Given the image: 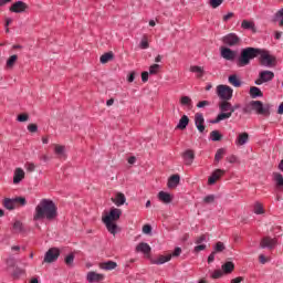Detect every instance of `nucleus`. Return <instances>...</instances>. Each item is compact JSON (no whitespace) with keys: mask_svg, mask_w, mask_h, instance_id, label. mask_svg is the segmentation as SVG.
Masks as SVG:
<instances>
[{"mask_svg":"<svg viewBox=\"0 0 283 283\" xmlns=\"http://www.w3.org/2000/svg\"><path fill=\"white\" fill-rule=\"evenodd\" d=\"M54 220L56 218V205L52 200L42 199L35 207L33 220Z\"/></svg>","mask_w":283,"mask_h":283,"instance_id":"f257e3e1","label":"nucleus"},{"mask_svg":"<svg viewBox=\"0 0 283 283\" xmlns=\"http://www.w3.org/2000/svg\"><path fill=\"white\" fill-rule=\"evenodd\" d=\"M123 211L120 209L112 208L109 213L102 217V222L105 224L108 233H112V235L118 233V224H116V222L117 220H120Z\"/></svg>","mask_w":283,"mask_h":283,"instance_id":"f03ea898","label":"nucleus"},{"mask_svg":"<svg viewBox=\"0 0 283 283\" xmlns=\"http://www.w3.org/2000/svg\"><path fill=\"white\" fill-rule=\"evenodd\" d=\"M258 56H260V49L251 46L243 49L238 59L239 67H247V65H249L253 59H258Z\"/></svg>","mask_w":283,"mask_h":283,"instance_id":"7ed1b4c3","label":"nucleus"},{"mask_svg":"<svg viewBox=\"0 0 283 283\" xmlns=\"http://www.w3.org/2000/svg\"><path fill=\"white\" fill-rule=\"evenodd\" d=\"M258 57L260 65L263 67H275V65H277V59L275 55H271V53L266 50L260 49Z\"/></svg>","mask_w":283,"mask_h":283,"instance_id":"20e7f679","label":"nucleus"},{"mask_svg":"<svg viewBox=\"0 0 283 283\" xmlns=\"http://www.w3.org/2000/svg\"><path fill=\"white\" fill-rule=\"evenodd\" d=\"M250 107L261 116L271 115V104H263L260 101H252L250 102Z\"/></svg>","mask_w":283,"mask_h":283,"instance_id":"39448f33","label":"nucleus"},{"mask_svg":"<svg viewBox=\"0 0 283 283\" xmlns=\"http://www.w3.org/2000/svg\"><path fill=\"white\" fill-rule=\"evenodd\" d=\"M28 205V201L23 197H17L14 199L7 198L3 201V206L9 211H12V209H17V207H25Z\"/></svg>","mask_w":283,"mask_h":283,"instance_id":"423d86ee","label":"nucleus"},{"mask_svg":"<svg viewBox=\"0 0 283 283\" xmlns=\"http://www.w3.org/2000/svg\"><path fill=\"white\" fill-rule=\"evenodd\" d=\"M217 95L221 101H231V98H233V88L223 84L218 85Z\"/></svg>","mask_w":283,"mask_h":283,"instance_id":"0eeeda50","label":"nucleus"},{"mask_svg":"<svg viewBox=\"0 0 283 283\" xmlns=\"http://www.w3.org/2000/svg\"><path fill=\"white\" fill-rule=\"evenodd\" d=\"M61 255V250L59 248H51L44 255L43 262L46 264H52V262H56L59 256Z\"/></svg>","mask_w":283,"mask_h":283,"instance_id":"6e6552de","label":"nucleus"},{"mask_svg":"<svg viewBox=\"0 0 283 283\" xmlns=\"http://www.w3.org/2000/svg\"><path fill=\"white\" fill-rule=\"evenodd\" d=\"M273 78H275V73L272 71H261L259 73V78L255 80L254 83L255 85H263V83H270Z\"/></svg>","mask_w":283,"mask_h":283,"instance_id":"1a4fd4ad","label":"nucleus"},{"mask_svg":"<svg viewBox=\"0 0 283 283\" xmlns=\"http://www.w3.org/2000/svg\"><path fill=\"white\" fill-rule=\"evenodd\" d=\"M222 42L224 45L233 48L235 45H240V38L235 33H230L222 38Z\"/></svg>","mask_w":283,"mask_h":283,"instance_id":"9d476101","label":"nucleus"},{"mask_svg":"<svg viewBox=\"0 0 283 283\" xmlns=\"http://www.w3.org/2000/svg\"><path fill=\"white\" fill-rule=\"evenodd\" d=\"M277 245V239L271 238V237H264L261 242L260 247L261 249H270L273 250Z\"/></svg>","mask_w":283,"mask_h":283,"instance_id":"9b49d317","label":"nucleus"},{"mask_svg":"<svg viewBox=\"0 0 283 283\" xmlns=\"http://www.w3.org/2000/svg\"><path fill=\"white\" fill-rule=\"evenodd\" d=\"M195 125L198 129V132H200V134H202L206 129L205 127V116L200 113H197L195 115Z\"/></svg>","mask_w":283,"mask_h":283,"instance_id":"f8f14e48","label":"nucleus"},{"mask_svg":"<svg viewBox=\"0 0 283 283\" xmlns=\"http://www.w3.org/2000/svg\"><path fill=\"white\" fill-rule=\"evenodd\" d=\"M28 8V4L23 1H17L10 7V12H15L17 14L21 12H25V9Z\"/></svg>","mask_w":283,"mask_h":283,"instance_id":"ddd939ff","label":"nucleus"},{"mask_svg":"<svg viewBox=\"0 0 283 283\" xmlns=\"http://www.w3.org/2000/svg\"><path fill=\"white\" fill-rule=\"evenodd\" d=\"M224 176V170L222 169H217L212 172V175L208 178V185H216L220 178Z\"/></svg>","mask_w":283,"mask_h":283,"instance_id":"4468645a","label":"nucleus"},{"mask_svg":"<svg viewBox=\"0 0 283 283\" xmlns=\"http://www.w3.org/2000/svg\"><path fill=\"white\" fill-rule=\"evenodd\" d=\"M135 251L137 253H144V255H149V253H151V247L149 243L140 242L136 245Z\"/></svg>","mask_w":283,"mask_h":283,"instance_id":"2eb2a0df","label":"nucleus"},{"mask_svg":"<svg viewBox=\"0 0 283 283\" xmlns=\"http://www.w3.org/2000/svg\"><path fill=\"white\" fill-rule=\"evenodd\" d=\"M182 158L185 160V165L189 167L193 165V160L196 159V154L193 153V150L188 149L182 154Z\"/></svg>","mask_w":283,"mask_h":283,"instance_id":"dca6fc26","label":"nucleus"},{"mask_svg":"<svg viewBox=\"0 0 283 283\" xmlns=\"http://www.w3.org/2000/svg\"><path fill=\"white\" fill-rule=\"evenodd\" d=\"M87 282L94 283V282H103L105 280V274H99L96 272H88L86 276Z\"/></svg>","mask_w":283,"mask_h":283,"instance_id":"f3484780","label":"nucleus"},{"mask_svg":"<svg viewBox=\"0 0 283 283\" xmlns=\"http://www.w3.org/2000/svg\"><path fill=\"white\" fill-rule=\"evenodd\" d=\"M221 56L226 59V61H233L235 59V53L229 48H221Z\"/></svg>","mask_w":283,"mask_h":283,"instance_id":"a211bd4d","label":"nucleus"},{"mask_svg":"<svg viewBox=\"0 0 283 283\" xmlns=\"http://www.w3.org/2000/svg\"><path fill=\"white\" fill-rule=\"evenodd\" d=\"M112 201L114 202V205H116V207H123V205L127 202V198L125 197V193L117 192L115 198H112Z\"/></svg>","mask_w":283,"mask_h":283,"instance_id":"6ab92c4d","label":"nucleus"},{"mask_svg":"<svg viewBox=\"0 0 283 283\" xmlns=\"http://www.w3.org/2000/svg\"><path fill=\"white\" fill-rule=\"evenodd\" d=\"M23 178H25V171L21 168H17L13 176V184L19 185Z\"/></svg>","mask_w":283,"mask_h":283,"instance_id":"aec40b11","label":"nucleus"},{"mask_svg":"<svg viewBox=\"0 0 283 283\" xmlns=\"http://www.w3.org/2000/svg\"><path fill=\"white\" fill-rule=\"evenodd\" d=\"M116 266H118V263H116L114 261H107V262L99 263V269H102L103 271H114V269H116Z\"/></svg>","mask_w":283,"mask_h":283,"instance_id":"412c9836","label":"nucleus"},{"mask_svg":"<svg viewBox=\"0 0 283 283\" xmlns=\"http://www.w3.org/2000/svg\"><path fill=\"white\" fill-rule=\"evenodd\" d=\"M158 198L160 202H164V205H169L172 200L171 195L165 191H159Z\"/></svg>","mask_w":283,"mask_h":283,"instance_id":"4be33fe9","label":"nucleus"},{"mask_svg":"<svg viewBox=\"0 0 283 283\" xmlns=\"http://www.w3.org/2000/svg\"><path fill=\"white\" fill-rule=\"evenodd\" d=\"M179 184H180V175H172L168 179L169 189H175V187H178Z\"/></svg>","mask_w":283,"mask_h":283,"instance_id":"5701e85b","label":"nucleus"},{"mask_svg":"<svg viewBox=\"0 0 283 283\" xmlns=\"http://www.w3.org/2000/svg\"><path fill=\"white\" fill-rule=\"evenodd\" d=\"M247 143H249V133H241L239 134L237 140H235V145H247Z\"/></svg>","mask_w":283,"mask_h":283,"instance_id":"b1692460","label":"nucleus"},{"mask_svg":"<svg viewBox=\"0 0 283 283\" xmlns=\"http://www.w3.org/2000/svg\"><path fill=\"white\" fill-rule=\"evenodd\" d=\"M171 260V254L159 255L153 261V264H165Z\"/></svg>","mask_w":283,"mask_h":283,"instance_id":"393cba45","label":"nucleus"},{"mask_svg":"<svg viewBox=\"0 0 283 283\" xmlns=\"http://www.w3.org/2000/svg\"><path fill=\"white\" fill-rule=\"evenodd\" d=\"M187 125H189V117L184 115L177 125V129H187Z\"/></svg>","mask_w":283,"mask_h":283,"instance_id":"a878e982","label":"nucleus"},{"mask_svg":"<svg viewBox=\"0 0 283 283\" xmlns=\"http://www.w3.org/2000/svg\"><path fill=\"white\" fill-rule=\"evenodd\" d=\"M223 273H233V270L235 269V264L233 262L228 261L221 266Z\"/></svg>","mask_w":283,"mask_h":283,"instance_id":"bb28decb","label":"nucleus"},{"mask_svg":"<svg viewBox=\"0 0 283 283\" xmlns=\"http://www.w3.org/2000/svg\"><path fill=\"white\" fill-rule=\"evenodd\" d=\"M250 96L252 98H258V97H262V91L258 87V86H252L250 87Z\"/></svg>","mask_w":283,"mask_h":283,"instance_id":"cd10ccee","label":"nucleus"},{"mask_svg":"<svg viewBox=\"0 0 283 283\" xmlns=\"http://www.w3.org/2000/svg\"><path fill=\"white\" fill-rule=\"evenodd\" d=\"M219 108L223 113H229V112H231V103L229 101H222L219 104Z\"/></svg>","mask_w":283,"mask_h":283,"instance_id":"c85d7f7f","label":"nucleus"},{"mask_svg":"<svg viewBox=\"0 0 283 283\" xmlns=\"http://www.w3.org/2000/svg\"><path fill=\"white\" fill-rule=\"evenodd\" d=\"M54 151L56 154L57 157L60 158H64L65 157V146H61V145H54Z\"/></svg>","mask_w":283,"mask_h":283,"instance_id":"c756f323","label":"nucleus"},{"mask_svg":"<svg viewBox=\"0 0 283 283\" xmlns=\"http://www.w3.org/2000/svg\"><path fill=\"white\" fill-rule=\"evenodd\" d=\"M228 81L230 85H233V87H240V85H242V82H240V78H238V75H230Z\"/></svg>","mask_w":283,"mask_h":283,"instance_id":"7c9ffc66","label":"nucleus"},{"mask_svg":"<svg viewBox=\"0 0 283 283\" xmlns=\"http://www.w3.org/2000/svg\"><path fill=\"white\" fill-rule=\"evenodd\" d=\"M190 72L197 74L198 78H202L205 74V69H202L201 66H190Z\"/></svg>","mask_w":283,"mask_h":283,"instance_id":"2f4dec72","label":"nucleus"},{"mask_svg":"<svg viewBox=\"0 0 283 283\" xmlns=\"http://www.w3.org/2000/svg\"><path fill=\"white\" fill-rule=\"evenodd\" d=\"M113 59H114V53L108 52V53L103 54L99 57V61H101V63L105 64V63H109V61H112Z\"/></svg>","mask_w":283,"mask_h":283,"instance_id":"473e14b6","label":"nucleus"},{"mask_svg":"<svg viewBox=\"0 0 283 283\" xmlns=\"http://www.w3.org/2000/svg\"><path fill=\"white\" fill-rule=\"evenodd\" d=\"M241 28H243V30H255V23L248 20H243L241 23Z\"/></svg>","mask_w":283,"mask_h":283,"instance_id":"72a5a7b5","label":"nucleus"},{"mask_svg":"<svg viewBox=\"0 0 283 283\" xmlns=\"http://www.w3.org/2000/svg\"><path fill=\"white\" fill-rule=\"evenodd\" d=\"M227 118H231V113L221 112L213 123H220L221 120H227Z\"/></svg>","mask_w":283,"mask_h":283,"instance_id":"f704fd0d","label":"nucleus"},{"mask_svg":"<svg viewBox=\"0 0 283 283\" xmlns=\"http://www.w3.org/2000/svg\"><path fill=\"white\" fill-rule=\"evenodd\" d=\"M224 154H227V150L224 148H219L214 155L216 163H220V159L224 158Z\"/></svg>","mask_w":283,"mask_h":283,"instance_id":"c9c22d12","label":"nucleus"},{"mask_svg":"<svg viewBox=\"0 0 283 283\" xmlns=\"http://www.w3.org/2000/svg\"><path fill=\"white\" fill-rule=\"evenodd\" d=\"M210 138L211 140H213L214 143H218V140H222V134H220V132L218 130H212L210 133Z\"/></svg>","mask_w":283,"mask_h":283,"instance_id":"e433bc0d","label":"nucleus"},{"mask_svg":"<svg viewBox=\"0 0 283 283\" xmlns=\"http://www.w3.org/2000/svg\"><path fill=\"white\" fill-rule=\"evenodd\" d=\"M19 56L17 55H11L8 60H7V67L8 69H12L14 67V63H17Z\"/></svg>","mask_w":283,"mask_h":283,"instance_id":"4c0bfd02","label":"nucleus"},{"mask_svg":"<svg viewBox=\"0 0 283 283\" xmlns=\"http://www.w3.org/2000/svg\"><path fill=\"white\" fill-rule=\"evenodd\" d=\"M180 104L186 105L187 107H189V109H191V105H192L191 97L182 96L181 99H180Z\"/></svg>","mask_w":283,"mask_h":283,"instance_id":"58836bf2","label":"nucleus"},{"mask_svg":"<svg viewBox=\"0 0 283 283\" xmlns=\"http://www.w3.org/2000/svg\"><path fill=\"white\" fill-rule=\"evenodd\" d=\"M274 180H275V182H276L277 189H282V185H283V177H282V174H275V175H274Z\"/></svg>","mask_w":283,"mask_h":283,"instance_id":"ea45409f","label":"nucleus"},{"mask_svg":"<svg viewBox=\"0 0 283 283\" xmlns=\"http://www.w3.org/2000/svg\"><path fill=\"white\" fill-rule=\"evenodd\" d=\"M226 247L224 243H222L221 241H218L214 245V253H222V251H224Z\"/></svg>","mask_w":283,"mask_h":283,"instance_id":"a19ab883","label":"nucleus"},{"mask_svg":"<svg viewBox=\"0 0 283 283\" xmlns=\"http://www.w3.org/2000/svg\"><path fill=\"white\" fill-rule=\"evenodd\" d=\"M254 213H256L258 216L264 213V208L262 207V203L256 202L254 205Z\"/></svg>","mask_w":283,"mask_h":283,"instance_id":"79ce46f5","label":"nucleus"},{"mask_svg":"<svg viewBox=\"0 0 283 283\" xmlns=\"http://www.w3.org/2000/svg\"><path fill=\"white\" fill-rule=\"evenodd\" d=\"M13 229L14 231H17L18 233H21V231H23V223H21V221H15L13 223Z\"/></svg>","mask_w":283,"mask_h":283,"instance_id":"37998d69","label":"nucleus"},{"mask_svg":"<svg viewBox=\"0 0 283 283\" xmlns=\"http://www.w3.org/2000/svg\"><path fill=\"white\" fill-rule=\"evenodd\" d=\"M214 201H216V196L214 195H209V196L203 198V202H206V205H211Z\"/></svg>","mask_w":283,"mask_h":283,"instance_id":"c03bdc74","label":"nucleus"},{"mask_svg":"<svg viewBox=\"0 0 283 283\" xmlns=\"http://www.w3.org/2000/svg\"><path fill=\"white\" fill-rule=\"evenodd\" d=\"M202 242H207V234H201L195 240V244H202Z\"/></svg>","mask_w":283,"mask_h":283,"instance_id":"a18cd8bd","label":"nucleus"},{"mask_svg":"<svg viewBox=\"0 0 283 283\" xmlns=\"http://www.w3.org/2000/svg\"><path fill=\"white\" fill-rule=\"evenodd\" d=\"M158 70H160V64H153L149 67V74H158Z\"/></svg>","mask_w":283,"mask_h":283,"instance_id":"49530a36","label":"nucleus"},{"mask_svg":"<svg viewBox=\"0 0 283 283\" xmlns=\"http://www.w3.org/2000/svg\"><path fill=\"white\" fill-rule=\"evenodd\" d=\"M65 264L67 266H72V264H74V254H69L66 258H65Z\"/></svg>","mask_w":283,"mask_h":283,"instance_id":"de8ad7c7","label":"nucleus"},{"mask_svg":"<svg viewBox=\"0 0 283 283\" xmlns=\"http://www.w3.org/2000/svg\"><path fill=\"white\" fill-rule=\"evenodd\" d=\"M227 160L231 165H234L235 163H240V160L238 159V156H235V155H231V156L227 157Z\"/></svg>","mask_w":283,"mask_h":283,"instance_id":"09e8293b","label":"nucleus"},{"mask_svg":"<svg viewBox=\"0 0 283 283\" xmlns=\"http://www.w3.org/2000/svg\"><path fill=\"white\" fill-rule=\"evenodd\" d=\"M224 0H210V6L212 7V8H220V6H222V2H223Z\"/></svg>","mask_w":283,"mask_h":283,"instance_id":"8fccbe9b","label":"nucleus"},{"mask_svg":"<svg viewBox=\"0 0 283 283\" xmlns=\"http://www.w3.org/2000/svg\"><path fill=\"white\" fill-rule=\"evenodd\" d=\"M24 167H25L27 171H29L30 174H32V171H34V169H36V166L32 163H27Z\"/></svg>","mask_w":283,"mask_h":283,"instance_id":"3c124183","label":"nucleus"},{"mask_svg":"<svg viewBox=\"0 0 283 283\" xmlns=\"http://www.w3.org/2000/svg\"><path fill=\"white\" fill-rule=\"evenodd\" d=\"M182 253V249L176 248L172 253H169L168 255H171V258H178Z\"/></svg>","mask_w":283,"mask_h":283,"instance_id":"603ef678","label":"nucleus"},{"mask_svg":"<svg viewBox=\"0 0 283 283\" xmlns=\"http://www.w3.org/2000/svg\"><path fill=\"white\" fill-rule=\"evenodd\" d=\"M142 50H147L149 48V42L147 41V38H144L140 42Z\"/></svg>","mask_w":283,"mask_h":283,"instance_id":"864d4df0","label":"nucleus"},{"mask_svg":"<svg viewBox=\"0 0 283 283\" xmlns=\"http://www.w3.org/2000/svg\"><path fill=\"white\" fill-rule=\"evenodd\" d=\"M28 129L29 132H31V134H34L38 132L39 127L36 126V124H29Z\"/></svg>","mask_w":283,"mask_h":283,"instance_id":"5fc2aeb1","label":"nucleus"},{"mask_svg":"<svg viewBox=\"0 0 283 283\" xmlns=\"http://www.w3.org/2000/svg\"><path fill=\"white\" fill-rule=\"evenodd\" d=\"M143 233H145L146 235H149V233H151V226L145 224L143 227Z\"/></svg>","mask_w":283,"mask_h":283,"instance_id":"6e6d98bb","label":"nucleus"},{"mask_svg":"<svg viewBox=\"0 0 283 283\" xmlns=\"http://www.w3.org/2000/svg\"><path fill=\"white\" fill-rule=\"evenodd\" d=\"M220 277H222V271L216 270V271L212 273V279H213V280H218V279H220Z\"/></svg>","mask_w":283,"mask_h":283,"instance_id":"4d7b16f0","label":"nucleus"},{"mask_svg":"<svg viewBox=\"0 0 283 283\" xmlns=\"http://www.w3.org/2000/svg\"><path fill=\"white\" fill-rule=\"evenodd\" d=\"M207 249L206 244H199L195 247V253H200V251H205Z\"/></svg>","mask_w":283,"mask_h":283,"instance_id":"13d9d810","label":"nucleus"},{"mask_svg":"<svg viewBox=\"0 0 283 283\" xmlns=\"http://www.w3.org/2000/svg\"><path fill=\"white\" fill-rule=\"evenodd\" d=\"M143 83H147L149 81V72L145 71L142 73Z\"/></svg>","mask_w":283,"mask_h":283,"instance_id":"bf43d9fd","label":"nucleus"},{"mask_svg":"<svg viewBox=\"0 0 283 283\" xmlns=\"http://www.w3.org/2000/svg\"><path fill=\"white\" fill-rule=\"evenodd\" d=\"M28 118H29L28 114H20V115L18 116V120H19L20 123H25V122L28 120Z\"/></svg>","mask_w":283,"mask_h":283,"instance_id":"052dcab7","label":"nucleus"},{"mask_svg":"<svg viewBox=\"0 0 283 283\" xmlns=\"http://www.w3.org/2000/svg\"><path fill=\"white\" fill-rule=\"evenodd\" d=\"M259 262L261 264H266V262H269V259L266 256H264V254H260L259 255Z\"/></svg>","mask_w":283,"mask_h":283,"instance_id":"680f3d73","label":"nucleus"},{"mask_svg":"<svg viewBox=\"0 0 283 283\" xmlns=\"http://www.w3.org/2000/svg\"><path fill=\"white\" fill-rule=\"evenodd\" d=\"M216 260V252L212 251L211 254L208 256V264H211Z\"/></svg>","mask_w":283,"mask_h":283,"instance_id":"e2e57ef3","label":"nucleus"},{"mask_svg":"<svg viewBox=\"0 0 283 283\" xmlns=\"http://www.w3.org/2000/svg\"><path fill=\"white\" fill-rule=\"evenodd\" d=\"M207 105H209V101H201L197 104V107L202 108L207 107Z\"/></svg>","mask_w":283,"mask_h":283,"instance_id":"0e129e2a","label":"nucleus"},{"mask_svg":"<svg viewBox=\"0 0 283 283\" xmlns=\"http://www.w3.org/2000/svg\"><path fill=\"white\" fill-rule=\"evenodd\" d=\"M244 279L242 277V276H238V277H235V279H233L232 281H231V283H240V282H242Z\"/></svg>","mask_w":283,"mask_h":283,"instance_id":"69168bd1","label":"nucleus"},{"mask_svg":"<svg viewBox=\"0 0 283 283\" xmlns=\"http://www.w3.org/2000/svg\"><path fill=\"white\" fill-rule=\"evenodd\" d=\"M277 17L283 18V9L277 12ZM280 25H281V28H283V19L280 21Z\"/></svg>","mask_w":283,"mask_h":283,"instance_id":"338daca9","label":"nucleus"},{"mask_svg":"<svg viewBox=\"0 0 283 283\" xmlns=\"http://www.w3.org/2000/svg\"><path fill=\"white\" fill-rule=\"evenodd\" d=\"M277 114H283V102L279 106Z\"/></svg>","mask_w":283,"mask_h":283,"instance_id":"774afa93","label":"nucleus"}]
</instances>
